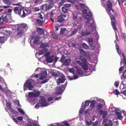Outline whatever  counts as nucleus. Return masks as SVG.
Masks as SVG:
<instances>
[{
    "mask_svg": "<svg viewBox=\"0 0 126 126\" xmlns=\"http://www.w3.org/2000/svg\"><path fill=\"white\" fill-rule=\"evenodd\" d=\"M14 102L16 104H17L18 106L20 105L19 100H17L14 101Z\"/></svg>",
    "mask_w": 126,
    "mask_h": 126,
    "instance_id": "63",
    "label": "nucleus"
},
{
    "mask_svg": "<svg viewBox=\"0 0 126 126\" xmlns=\"http://www.w3.org/2000/svg\"><path fill=\"white\" fill-rule=\"evenodd\" d=\"M26 126H39V125L33 122L29 121L26 124Z\"/></svg>",
    "mask_w": 126,
    "mask_h": 126,
    "instance_id": "20",
    "label": "nucleus"
},
{
    "mask_svg": "<svg viewBox=\"0 0 126 126\" xmlns=\"http://www.w3.org/2000/svg\"><path fill=\"white\" fill-rule=\"evenodd\" d=\"M17 110L20 113L22 114H24V112L23 111V110L21 109L20 108H18V109Z\"/></svg>",
    "mask_w": 126,
    "mask_h": 126,
    "instance_id": "54",
    "label": "nucleus"
},
{
    "mask_svg": "<svg viewBox=\"0 0 126 126\" xmlns=\"http://www.w3.org/2000/svg\"><path fill=\"white\" fill-rule=\"evenodd\" d=\"M68 45L70 47H71V46H72L74 47H75L76 45V43H72L68 44Z\"/></svg>",
    "mask_w": 126,
    "mask_h": 126,
    "instance_id": "44",
    "label": "nucleus"
},
{
    "mask_svg": "<svg viewBox=\"0 0 126 126\" xmlns=\"http://www.w3.org/2000/svg\"><path fill=\"white\" fill-rule=\"evenodd\" d=\"M68 33V31L65 28H62L60 30V33L65 35Z\"/></svg>",
    "mask_w": 126,
    "mask_h": 126,
    "instance_id": "21",
    "label": "nucleus"
},
{
    "mask_svg": "<svg viewBox=\"0 0 126 126\" xmlns=\"http://www.w3.org/2000/svg\"><path fill=\"white\" fill-rule=\"evenodd\" d=\"M79 6L81 8L80 10L83 14H85L88 11L85 17V27L86 29V30L82 31L80 34L81 35L80 36H88L91 33V32L89 31V29L91 28V31L93 32L94 31L96 30V27L93 26L94 21L92 17V14L87 9L88 8V7L85 6L84 4L80 2L79 0Z\"/></svg>",
    "mask_w": 126,
    "mask_h": 126,
    "instance_id": "1",
    "label": "nucleus"
},
{
    "mask_svg": "<svg viewBox=\"0 0 126 126\" xmlns=\"http://www.w3.org/2000/svg\"><path fill=\"white\" fill-rule=\"evenodd\" d=\"M82 47L83 48L85 49H87L89 48V46L86 44L84 43H83L82 45Z\"/></svg>",
    "mask_w": 126,
    "mask_h": 126,
    "instance_id": "38",
    "label": "nucleus"
},
{
    "mask_svg": "<svg viewBox=\"0 0 126 126\" xmlns=\"http://www.w3.org/2000/svg\"><path fill=\"white\" fill-rule=\"evenodd\" d=\"M3 2L5 4L8 5H10L12 3L9 0H3Z\"/></svg>",
    "mask_w": 126,
    "mask_h": 126,
    "instance_id": "26",
    "label": "nucleus"
},
{
    "mask_svg": "<svg viewBox=\"0 0 126 126\" xmlns=\"http://www.w3.org/2000/svg\"><path fill=\"white\" fill-rule=\"evenodd\" d=\"M71 60L69 58H68L65 60L63 64L65 66L68 65L71 62Z\"/></svg>",
    "mask_w": 126,
    "mask_h": 126,
    "instance_id": "22",
    "label": "nucleus"
},
{
    "mask_svg": "<svg viewBox=\"0 0 126 126\" xmlns=\"http://www.w3.org/2000/svg\"><path fill=\"white\" fill-rule=\"evenodd\" d=\"M33 1L34 4H37L42 2V1L41 0H32Z\"/></svg>",
    "mask_w": 126,
    "mask_h": 126,
    "instance_id": "31",
    "label": "nucleus"
},
{
    "mask_svg": "<svg viewBox=\"0 0 126 126\" xmlns=\"http://www.w3.org/2000/svg\"><path fill=\"white\" fill-rule=\"evenodd\" d=\"M65 58L66 57L64 55H62V57L61 58V60L60 61L62 63H63Z\"/></svg>",
    "mask_w": 126,
    "mask_h": 126,
    "instance_id": "43",
    "label": "nucleus"
},
{
    "mask_svg": "<svg viewBox=\"0 0 126 126\" xmlns=\"http://www.w3.org/2000/svg\"><path fill=\"white\" fill-rule=\"evenodd\" d=\"M17 119L19 121H21L23 120V117L22 116H19L17 117Z\"/></svg>",
    "mask_w": 126,
    "mask_h": 126,
    "instance_id": "57",
    "label": "nucleus"
},
{
    "mask_svg": "<svg viewBox=\"0 0 126 126\" xmlns=\"http://www.w3.org/2000/svg\"><path fill=\"white\" fill-rule=\"evenodd\" d=\"M7 100H6V105L8 106L10 108L11 107V104L9 102H7Z\"/></svg>",
    "mask_w": 126,
    "mask_h": 126,
    "instance_id": "56",
    "label": "nucleus"
},
{
    "mask_svg": "<svg viewBox=\"0 0 126 126\" xmlns=\"http://www.w3.org/2000/svg\"><path fill=\"white\" fill-rule=\"evenodd\" d=\"M40 103H37V104H36V105L35 106V107L36 108H38L40 106Z\"/></svg>",
    "mask_w": 126,
    "mask_h": 126,
    "instance_id": "62",
    "label": "nucleus"
},
{
    "mask_svg": "<svg viewBox=\"0 0 126 126\" xmlns=\"http://www.w3.org/2000/svg\"><path fill=\"white\" fill-rule=\"evenodd\" d=\"M78 15L77 14H75L74 13H73L72 14L73 19L74 21H78Z\"/></svg>",
    "mask_w": 126,
    "mask_h": 126,
    "instance_id": "27",
    "label": "nucleus"
},
{
    "mask_svg": "<svg viewBox=\"0 0 126 126\" xmlns=\"http://www.w3.org/2000/svg\"><path fill=\"white\" fill-rule=\"evenodd\" d=\"M46 54L44 55V56L46 58V59L47 58V57H50L49 56L50 54L49 53H45Z\"/></svg>",
    "mask_w": 126,
    "mask_h": 126,
    "instance_id": "53",
    "label": "nucleus"
},
{
    "mask_svg": "<svg viewBox=\"0 0 126 126\" xmlns=\"http://www.w3.org/2000/svg\"><path fill=\"white\" fill-rule=\"evenodd\" d=\"M123 77L124 78L126 79V70L124 72L123 74Z\"/></svg>",
    "mask_w": 126,
    "mask_h": 126,
    "instance_id": "59",
    "label": "nucleus"
},
{
    "mask_svg": "<svg viewBox=\"0 0 126 126\" xmlns=\"http://www.w3.org/2000/svg\"><path fill=\"white\" fill-rule=\"evenodd\" d=\"M2 19V21L4 23H9L12 21V17L10 14L7 13H4L2 14L1 16Z\"/></svg>",
    "mask_w": 126,
    "mask_h": 126,
    "instance_id": "4",
    "label": "nucleus"
},
{
    "mask_svg": "<svg viewBox=\"0 0 126 126\" xmlns=\"http://www.w3.org/2000/svg\"><path fill=\"white\" fill-rule=\"evenodd\" d=\"M120 82L119 81H115L114 83V85L116 87H118L119 86V85Z\"/></svg>",
    "mask_w": 126,
    "mask_h": 126,
    "instance_id": "49",
    "label": "nucleus"
},
{
    "mask_svg": "<svg viewBox=\"0 0 126 126\" xmlns=\"http://www.w3.org/2000/svg\"><path fill=\"white\" fill-rule=\"evenodd\" d=\"M53 7V6L51 5H47L46 4H44L42 5L41 7V9L44 11H49Z\"/></svg>",
    "mask_w": 126,
    "mask_h": 126,
    "instance_id": "14",
    "label": "nucleus"
},
{
    "mask_svg": "<svg viewBox=\"0 0 126 126\" xmlns=\"http://www.w3.org/2000/svg\"><path fill=\"white\" fill-rule=\"evenodd\" d=\"M4 42V37L3 36H0V43H3Z\"/></svg>",
    "mask_w": 126,
    "mask_h": 126,
    "instance_id": "39",
    "label": "nucleus"
},
{
    "mask_svg": "<svg viewBox=\"0 0 126 126\" xmlns=\"http://www.w3.org/2000/svg\"><path fill=\"white\" fill-rule=\"evenodd\" d=\"M102 104L100 103H98V104H97L96 106L97 109V110H100L102 108Z\"/></svg>",
    "mask_w": 126,
    "mask_h": 126,
    "instance_id": "36",
    "label": "nucleus"
},
{
    "mask_svg": "<svg viewBox=\"0 0 126 126\" xmlns=\"http://www.w3.org/2000/svg\"><path fill=\"white\" fill-rule=\"evenodd\" d=\"M96 103L95 101H90V106L91 108H93L95 107V105Z\"/></svg>",
    "mask_w": 126,
    "mask_h": 126,
    "instance_id": "23",
    "label": "nucleus"
},
{
    "mask_svg": "<svg viewBox=\"0 0 126 126\" xmlns=\"http://www.w3.org/2000/svg\"><path fill=\"white\" fill-rule=\"evenodd\" d=\"M37 30L38 33L40 35L43 34L44 33V32L42 28L38 27Z\"/></svg>",
    "mask_w": 126,
    "mask_h": 126,
    "instance_id": "24",
    "label": "nucleus"
},
{
    "mask_svg": "<svg viewBox=\"0 0 126 126\" xmlns=\"http://www.w3.org/2000/svg\"><path fill=\"white\" fill-rule=\"evenodd\" d=\"M90 109H86L85 111L84 112V114L86 115L88 113V112L90 110Z\"/></svg>",
    "mask_w": 126,
    "mask_h": 126,
    "instance_id": "58",
    "label": "nucleus"
},
{
    "mask_svg": "<svg viewBox=\"0 0 126 126\" xmlns=\"http://www.w3.org/2000/svg\"><path fill=\"white\" fill-rule=\"evenodd\" d=\"M47 71L45 70L43 71L42 74V76L44 78H46L47 76Z\"/></svg>",
    "mask_w": 126,
    "mask_h": 126,
    "instance_id": "34",
    "label": "nucleus"
},
{
    "mask_svg": "<svg viewBox=\"0 0 126 126\" xmlns=\"http://www.w3.org/2000/svg\"><path fill=\"white\" fill-rule=\"evenodd\" d=\"M39 103L40 104V106L41 107L46 106L48 103L46 102V100L43 97H42L39 101Z\"/></svg>",
    "mask_w": 126,
    "mask_h": 126,
    "instance_id": "11",
    "label": "nucleus"
},
{
    "mask_svg": "<svg viewBox=\"0 0 126 126\" xmlns=\"http://www.w3.org/2000/svg\"><path fill=\"white\" fill-rule=\"evenodd\" d=\"M100 112L101 114H103V117L104 118L107 114V112L106 111H104L101 110L100 111Z\"/></svg>",
    "mask_w": 126,
    "mask_h": 126,
    "instance_id": "30",
    "label": "nucleus"
},
{
    "mask_svg": "<svg viewBox=\"0 0 126 126\" xmlns=\"http://www.w3.org/2000/svg\"><path fill=\"white\" fill-rule=\"evenodd\" d=\"M119 88L121 90V92H122V91H123V90L124 89V86L123 85V83H121L120 85Z\"/></svg>",
    "mask_w": 126,
    "mask_h": 126,
    "instance_id": "46",
    "label": "nucleus"
},
{
    "mask_svg": "<svg viewBox=\"0 0 126 126\" xmlns=\"http://www.w3.org/2000/svg\"><path fill=\"white\" fill-rule=\"evenodd\" d=\"M9 110L11 112L12 114H15L16 116H17L18 113L16 111L12 109L11 108L9 109Z\"/></svg>",
    "mask_w": 126,
    "mask_h": 126,
    "instance_id": "25",
    "label": "nucleus"
},
{
    "mask_svg": "<svg viewBox=\"0 0 126 126\" xmlns=\"http://www.w3.org/2000/svg\"><path fill=\"white\" fill-rule=\"evenodd\" d=\"M40 94V93L39 92H37L35 93H34V97H36L38 96Z\"/></svg>",
    "mask_w": 126,
    "mask_h": 126,
    "instance_id": "52",
    "label": "nucleus"
},
{
    "mask_svg": "<svg viewBox=\"0 0 126 126\" xmlns=\"http://www.w3.org/2000/svg\"><path fill=\"white\" fill-rule=\"evenodd\" d=\"M24 87H25L28 88L29 90H32V89L33 88L34 86L32 85V83L30 81L28 80L24 84Z\"/></svg>",
    "mask_w": 126,
    "mask_h": 126,
    "instance_id": "12",
    "label": "nucleus"
},
{
    "mask_svg": "<svg viewBox=\"0 0 126 126\" xmlns=\"http://www.w3.org/2000/svg\"><path fill=\"white\" fill-rule=\"evenodd\" d=\"M121 83L123 84L124 89L126 88V79H124L122 81Z\"/></svg>",
    "mask_w": 126,
    "mask_h": 126,
    "instance_id": "32",
    "label": "nucleus"
},
{
    "mask_svg": "<svg viewBox=\"0 0 126 126\" xmlns=\"http://www.w3.org/2000/svg\"><path fill=\"white\" fill-rule=\"evenodd\" d=\"M39 39L37 37H36L33 42V44H36L39 42Z\"/></svg>",
    "mask_w": 126,
    "mask_h": 126,
    "instance_id": "33",
    "label": "nucleus"
},
{
    "mask_svg": "<svg viewBox=\"0 0 126 126\" xmlns=\"http://www.w3.org/2000/svg\"><path fill=\"white\" fill-rule=\"evenodd\" d=\"M113 93L116 95H118L119 94L120 92L117 89L114 90L113 92Z\"/></svg>",
    "mask_w": 126,
    "mask_h": 126,
    "instance_id": "47",
    "label": "nucleus"
},
{
    "mask_svg": "<svg viewBox=\"0 0 126 126\" xmlns=\"http://www.w3.org/2000/svg\"><path fill=\"white\" fill-rule=\"evenodd\" d=\"M115 110H116V117L118 119L120 120H122L123 119V116L121 115V113L118 112V111L119 110V109L115 108Z\"/></svg>",
    "mask_w": 126,
    "mask_h": 126,
    "instance_id": "18",
    "label": "nucleus"
},
{
    "mask_svg": "<svg viewBox=\"0 0 126 126\" xmlns=\"http://www.w3.org/2000/svg\"><path fill=\"white\" fill-rule=\"evenodd\" d=\"M48 45V44L47 43H44L42 44L40 47L41 48H43L42 49L40 50L39 51L38 54L39 55H42L43 54H45L47 53L48 49L45 48L47 47Z\"/></svg>",
    "mask_w": 126,
    "mask_h": 126,
    "instance_id": "5",
    "label": "nucleus"
},
{
    "mask_svg": "<svg viewBox=\"0 0 126 126\" xmlns=\"http://www.w3.org/2000/svg\"><path fill=\"white\" fill-rule=\"evenodd\" d=\"M77 32V29H74L73 31H71V33L70 35L72 36L75 34Z\"/></svg>",
    "mask_w": 126,
    "mask_h": 126,
    "instance_id": "45",
    "label": "nucleus"
},
{
    "mask_svg": "<svg viewBox=\"0 0 126 126\" xmlns=\"http://www.w3.org/2000/svg\"><path fill=\"white\" fill-rule=\"evenodd\" d=\"M50 73L51 75L55 78L61 77L60 76L61 74H60V72L59 71H57L52 69L51 70Z\"/></svg>",
    "mask_w": 126,
    "mask_h": 126,
    "instance_id": "10",
    "label": "nucleus"
},
{
    "mask_svg": "<svg viewBox=\"0 0 126 126\" xmlns=\"http://www.w3.org/2000/svg\"><path fill=\"white\" fill-rule=\"evenodd\" d=\"M62 11L64 13H67L68 11V9L65 6L63 7H62Z\"/></svg>",
    "mask_w": 126,
    "mask_h": 126,
    "instance_id": "29",
    "label": "nucleus"
},
{
    "mask_svg": "<svg viewBox=\"0 0 126 126\" xmlns=\"http://www.w3.org/2000/svg\"><path fill=\"white\" fill-rule=\"evenodd\" d=\"M117 51L118 53L119 54L121 57L122 61L123 62V63L124 64H125L126 63V61L125 57L123 54L122 53H121V51L119 50L118 49L117 50Z\"/></svg>",
    "mask_w": 126,
    "mask_h": 126,
    "instance_id": "16",
    "label": "nucleus"
},
{
    "mask_svg": "<svg viewBox=\"0 0 126 126\" xmlns=\"http://www.w3.org/2000/svg\"><path fill=\"white\" fill-rule=\"evenodd\" d=\"M76 22L72 21V24L74 26H75L77 25L78 26L79 25V22L78 21V20L77 21H76Z\"/></svg>",
    "mask_w": 126,
    "mask_h": 126,
    "instance_id": "41",
    "label": "nucleus"
},
{
    "mask_svg": "<svg viewBox=\"0 0 126 126\" xmlns=\"http://www.w3.org/2000/svg\"><path fill=\"white\" fill-rule=\"evenodd\" d=\"M48 79H46L44 80L43 81H42L41 82V84H43V83H45L47 82L48 81Z\"/></svg>",
    "mask_w": 126,
    "mask_h": 126,
    "instance_id": "60",
    "label": "nucleus"
},
{
    "mask_svg": "<svg viewBox=\"0 0 126 126\" xmlns=\"http://www.w3.org/2000/svg\"><path fill=\"white\" fill-rule=\"evenodd\" d=\"M36 22L38 24L40 25H42L44 23L43 21L39 19H37Z\"/></svg>",
    "mask_w": 126,
    "mask_h": 126,
    "instance_id": "35",
    "label": "nucleus"
},
{
    "mask_svg": "<svg viewBox=\"0 0 126 126\" xmlns=\"http://www.w3.org/2000/svg\"><path fill=\"white\" fill-rule=\"evenodd\" d=\"M123 95H122V97L124 99H126V90L125 91H122Z\"/></svg>",
    "mask_w": 126,
    "mask_h": 126,
    "instance_id": "37",
    "label": "nucleus"
},
{
    "mask_svg": "<svg viewBox=\"0 0 126 126\" xmlns=\"http://www.w3.org/2000/svg\"><path fill=\"white\" fill-rule=\"evenodd\" d=\"M66 15H61L58 16L57 21L60 23L62 22L64 20V18L66 17Z\"/></svg>",
    "mask_w": 126,
    "mask_h": 126,
    "instance_id": "17",
    "label": "nucleus"
},
{
    "mask_svg": "<svg viewBox=\"0 0 126 126\" xmlns=\"http://www.w3.org/2000/svg\"><path fill=\"white\" fill-rule=\"evenodd\" d=\"M14 13L19 15L22 18L25 17L26 16V13L22 9L19 7H15L13 9Z\"/></svg>",
    "mask_w": 126,
    "mask_h": 126,
    "instance_id": "3",
    "label": "nucleus"
},
{
    "mask_svg": "<svg viewBox=\"0 0 126 126\" xmlns=\"http://www.w3.org/2000/svg\"><path fill=\"white\" fill-rule=\"evenodd\" d=\"M52 35L53 37L54 38L57 39V36L55 34L54 32H53L52 33Z\"/></svg>",
    "mask_w": 126,
    "mask_h": 126,
    "instance_id": "50",
    "label": "nucleus"
},
{
    "mask_svg": "<svg viewBox=\"0 0 126 126\" xmlns=\"http://www.w3.org/2000/svg\"><path fill=\"white\" fill-rule=\"evenodd\" d=\"M86 124L88 126H89L92 124V122L91 121H85Z\"/></svg>",
    "mask_w": 126,
    "mask_h": 126,
    "instance_id": "55",
    "label": "nucleus"
},
{
    "mask_svg": "<svg viewBox=\"0 0 126 126\" xmlns=\"http://www.w3.org/2000/svg\"><path fill=\"white\" fill-rule=\"evenodd\" d=\"M20 27L21 29L23 30L27 27V25L25 24H22L20 26Z\"/></svg>",
    "mask_w": 126,
    "mask_h": 126,
    "instance_id": "42",
    "label": "nucleus"
},
{
    "mask_svg": "<svg viewBox=\"0 0 126 126\" xmlns=\"http://www.w3.org/2000/svg\"><path fill=\"white\" fill-rule=\"evenodd\" d=\"M80 52V59L79 60V65H80L83 69L85 70V75L86 76L89 75L92 71V69L88 68L90 66V65L87 64V62L85 59L86 53L84 50L82 49H79Z\"/></svg>",
    "mask_w": 126,
    "mask_h": 126,
    "instance_id": "2",
    "label": "nucleus"
},
{
    "mask_svg": "<svg viewBox=\"0 0 126 126\" xmlns=\"http://www.w3.org/2000/svg\"><path fill=\"white\" fill-rule=\"evenodd\" d=\"M90 102V100H88L85 101L84 105H83V103H82V106L80 109V113H82L84 111L87 107L89 105Z\"/></svg>",
    "mask_w": 126,
    "mask_h": 126,
    "instance_id": "7",
    "label": "nucleus"
},
{
    "mask_svg": "<svg viewBox=\"0 0 126 126\" xmlns=\"http://www.w3.org/2000/svg\"><path fill=\"white\" fill-rule=\"evenodd\" d=\"M23 30H20L18 31L17 32V34L18 35H21L23 34Z\"/></svg>",
    "mask_w": 126,
    "mask_h": 126,
    "instance_id": "48",
    "label": "nucleus"
},
{
    "mask_svg": "<svg viewBox=\"0 0 126 126\" xmlns=\"http://www.w3.org/2000/svg\"><path fill=\"white\" fill-rule=\"evenodd\" d=\"M59 59V57H57L56 56H55V57H54V62H56L57 61L58 59Z\"/></svg>",
    "mask_w": 126,
    "mask_h": 126,
    "instance_id": "64",
    "label": "nucleus"
},
{
    "mask_svg": "<svg viewBox=\"0 0 126 126\" xmlns=\"http://www.w3.org/2000/svg\"><path fill=\"white\" fill-rule=\"evenodd\" d=\"M4 22L2 21V16H1L0 17V25H2L4 24Z\"/></svg>",
    "mask_w": 126,
    "mask_h": 126,
    "instance_id": "51",
    "label": "nucleus"
},
{
    "mask_svg": "<svg viewBox=\"0 0 126 126\" xmlns=\"http://www.w3.org/2000/svg\"><path fill=\"white\" fill-rule=\"evenodd\" d=\"M55 56L52 55L49 57H47L46 59V61L47 63H51L53 62L54 60V57Z\"/></svg>",
    "mask_w": 126,
    "mask_h": 126,
    "instance_id": "19",
    "label": "nucleus"
},
{
    "mask_svg": "<svg viewBox=\"0 0 126 126\" xmlns=\"http://www.w3.org/2000/svg\"><path fill=\"white\" fill-rule=\"evenodd\" d=\"M3 33L4 35L8 36L11 34V32L10 31L5 30L3 32Z\"/></svg>",
    "mask_w": 126,
    "mask_h": 126,
    "instance_id": "28",
    "label": "nucleus"
},
{
    "mask_svg": "<svg viewBox=\"0 0 126 126\" xmlns=\"http://www.w3.org/2000/svg\"><path fill=\"white\" fill-rule=\"evenodd\" d=\"M90 46L91 47H92V48H91L92 49H94L95 48V46L93 44H90Z\"/></svg>",
    "mask_w": 126,
    "mask_h": 126,
    "instance_id": "61",
    "label": "nucleus"
},
{
    "mask_svg": "<svg viewBox=\"0 0 126 126\" xmlns=\"http://www.w3.org/2000/svg\"><path fill=\"white\" fill-rule=\"evenodd\" d=\"M107 8L106 9V11L108 14H110L109 13L111 10L113 12H114L113 10L112 9V4L111 2L109 1H107Z\"/></svg>",
    "mask_w": 126,
    "mask_h": 126,
    "instance_id": "9",
    "label": "nucleus"
},
{
    "mask_svg": "<svg viewBox=\"0 0 126 126\" xmlns=\"http://www.w3.org/2000/svg\"><path fill=\"white\" fill-rule=\"evenodd\" d=\"M29 96L30 98L34 97V93L33 92H30L29 93Z\"/></svg>",
    "mask_w": 126,
    "mask_h": 126,
    "instance_id": "40",
    "label": "nucleus"
},
{
    "mask_svg": "<svg viewBox=\"0 0 126 126\" xmlns=\"http://www.w3.org/2000/svg\"><path fill=\"white\" fill-rule=\"evenodd\" d=\"M116 121H113L112 122L111 120H109L107 124H105L104 126H117L118 124V122Z\"/></svg>",
    "mask_w": 126,
    "mask_h": 126,
    "instance_id": "13",
    "label": "nucleus"
},
{
    "mask_svg": "<svg viewBox=\"0 0 126 126\" xmlns=\"http://www.w3.org/2000/svg\"><path fill=\"white\" fill-rule=\"evenodd\" d=\"M109 14L110 16V17L111 19V23L113 29L115 31L116 30V23L115 20V18L113 16L110 15V14Z\"/></svg>",
    "mask_w": 126,
    "mask_h": 126,
    "instance_id": "15",
    "label": "nucleus"
},
{
    "mask_svg": "<svg viewBox=\"0 0 126 126\" xmlns=\"http://www.w3.org/2000/svg\"><path fill=\"white\" fill-rule=\"evenodd\" d=\"M60 76V78H59L56 81L57 84L58 85L61 83H63L65 80V77L64 75L61 74Z\"/></svg>",
    "mask_w": 126,
    "mask_h": 126,
    "instance_id": "8",
    "label": "nucleus"
},
{
    "mask_svg": "<svg viewBox=\"0 0 126 126\" xmlns=\"http://www.w3.org/2000/svg\"><path fill=\"white\" fill-rule=\"evenodd\" d=\"M56 90L57 91L55 93V94L56 95L61 94L64 91L65 88L63 85H61V86L56 87Z\"/></svg>",
    "mask_w": 126,
    "mask_h": 126,
    "instance_id": "6",
    "label": "nucleus"
}]
</instances>
